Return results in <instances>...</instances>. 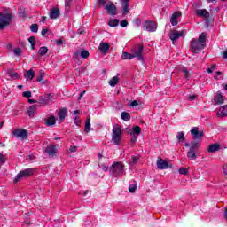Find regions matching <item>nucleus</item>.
<instances>
[{
  "label": "nucleus",
  "mask_w": 227,
  "mask_h": 227,
  "mask_svg": "<svg viewBox=\"0 0 227 227\" xmlns=\"http://www.w3.org/2000/svg\"><path fill=\"white\" fill-rule=\"evenodd\" d=\"M139 134H141V128L139 126L133 127V131L130 133V135L138 137Z\"/></svg>",
  "instance_id": "obj_32"
},
{
  "label": "nucleus",
  "mask_w": 227,
  "mask_h": 227,
  "mask_svg": "<svg viewBox=\"0 0 227 227\" xmlns=\"http://www.w3.org/2000/svg\"><path fill=\"white\" fill-rule=\"evenodd\" d=\"M45 125L47 127H54L56 125V117L55 116H50L45 121Z\"/></svg>",
  "instance_id": "obj_26"
},
{
  "label": "nucleus",
  "mask_w": 227,
  "mask_h": 227,
  "mask_svg": "<svg viewBox=\"0 0 227 227\" xmlns=\"http://www.w3.org/2000/svg\"><path fill=\"white\" fill-rule=\"evenodd\" d=\"M121 3L123 10V15H127L129 13V10H130V0H121Z\"/></svg>",
  "instance_id": "obj_18"
},
{
  "label": "nucleus",
  "mask_w": 227,
  "mask_h": 227,
  "mask_svg": "<svg viewBox=\"0 0 227 227\" xmlns=\"http://www.w3.org/2000/svg\"><path fill=\"white\" fill-rule=\"evenodd\" d=\"M183 74H184V76H185L186 79H189L191 74H189V71L187 69L184 68L183 69Z\"/></svg>",
  "instance_id": "obj_49"
},
{
  "label": "nucleus",
  "mask_w": 227,
  "mask_h": 227,
  "mask_svg": "<svg viewBox=\"0 0 227 227\" xmlns=\"http://www.w3.org/2000/svg\"><path fill=\"white\" fill-rule=\"evenodd\" d=\"M13 52L15 56H20L22 54V50L20 48H14Z\"/></svg>",
  "instance_id": "obj_42"
},
{
  "label": "nucleus",
  "mask_w": 227,
  "mask_h": 227,
  "mask_svg": "<svg viewBox=\"0 0 227 227\" xmlns=\"http://www.w3.org/2000/svg\"><path fill=\"white\" fill-rule=\"evenodd\" d=\"M185 31H175V30H171L168 36L170 38V40H172V42H176V40H178V38H180V36H184Z\"/></svg>",
  "instance_id": "obj_10"
},
{
  "label": "nucleus",
  "mask_w": 227,
  "mask_h": 227,
  "mask_svg": "<svg viewBox=\"0 0 227 227\" xmlns=\"http://www.w3.org/2000/svg\"><path fill=\"white\" fill-rule=\"evenodd\" d=\"M196 15L198 17H203L204 19H208L210 17V12L207 9H199L196 11Z\"/></svg>",
  "instance_id": "obj_21"
},
{
  "label": "nucleus",
  "mask_w": 227,
  "mask_h": 227,
  "mask_svg": "<svg viewBox=\"0 0 227 227\" xmlns=\"http://www.w3.org/2000/svg\"><path fill=\"white\" fill-rule=\"evenodd\" d=\"M91 130V116H88L85 121V132Z\"/></svg>",
  "instance_id": "obj_28"
},
{
  "label": "nucleus",
  "mask_w": 227,
  "mask_h": 227,
  "mask_svg": "<svg viewBox=\"0 0 227 227\" xmlns=\"http://www.w3.org/2000/svg\"><path fill=\"white\" fill-rule=\"evenodd\" d=\"M30 30L32 31V33H38V25L33 24L30 27Z\"/></svg>",
  "instance_id": "obj_41"
},
{
  "label": "nucleus",
  "mask_w": 227,
  "mask_h": 227,
  "mask_svg": "<svg viewBox=\"0 0 227 227\" xmlns=\"http://www.w3.org/2000/svg\"><path fill=\"white\" fill-rule=\"evenodd\" d=\"M198 146H199L198 142H192L190 144V148H192V150H198Z\"/></svg>",
  "instance_id": "obj_43"
},
{
  "label": "nucleus",
  "mask_w": 227,
  "mask_h": 227,
  "mask_svg": "<svg viewBox=\"0 0 227 227\" xmlns=\"http://www.w3.org/2000/svg\"><path fill=\"white\" fill-rule=\"evenodd\" d=\"M99 168H100L103 171H107V170L109 169V166H107L106 163L99 164Z\"/></svg>",
  "instance_id": "obj_45"
},
{
  "label": "nucleus",
  "mask_w": 227,
  "mask_h": 227,
  "mask_svg": "<svg viewBox=\"0 0 227 227\" xmlns=\"http://www.w3.org/2000/svg\"><path fill=\"white\" fill-rule=\"evenodd\" d=\"M105 10H106V13L108 15H116L117 12H116V5H114V4H107L105 6Z\"/></svg>",
  "instance_id": "obj_13"
},
{
  "label": "nucleus",
  "mask_w": 227,
  "mask_h": 227,
  "mask_svg": "<svg viewBox=\"0 0 227 227\" xmlns=\"http://www.w3.org/2000/svg\"><path fill=\"white\" fill-rule=\"evenodd\" d=\"M110 173L113 176H123L125 174V165L122 162H114L110 168Z\"/></svg>",
  "instance_id": "obj_2"
},
{
  "label": "nucleus",
  "mask_w": 227,
  "mask_h": 227,
  "mask_svg": "<svg viewBox=\"0 0 227 227\" xmlns=\"http://www.w3.org/2000/svg\"><path fill=\"white\" fill-rule=\"evenodd\" d=\"M74 123L75 125H81V120L79 119V117L77 116L74 117Z\"/></svg>",
  "instance_id": "obj_54"
},
{
  "label": "nucleus",
  "mask_w": 227,
  "mask_h": 227,
  "mask_svg": "<svg viewBox=\"0 0 227 227\" xmlns=\"http://www.w3.org/2000/svg\"><path fill=\"white\" fill-rule=\"evenodd\" d=\"M45 20H47V17L43 16L40 22H42L43 24H45Z\"/></svg>",
  "instance_id": "obj_57"
},
{
  "label": "nucleus",
  "mask_w": 227,
  "mask_h": 227,
  "mask_svg": "<svg viewBox=\"0 0 227 227\" xmlns=\"http://www.w3.org/2000/svg\"><path fill=\"white\" fill-rule=\"evenodd\" d=\"M13 137L20 139H26L27 137V131L26 129H16L13 131Z\"/></svg>",
  "instance_id": "obj_12"
},
{
  "label": "nucleus",
  "mask_w": 227,
  "mask_h": 227,
  "mask_svg": "<svg viewBox=\"0 0 227 227\" xmlns=\"http://www.w3.org/2000/svg\"><path fill=\"white\" fill-rule=\"evenodd\" d=\"M37 81L38 82H42V81H43V74L39 75Z\"/></svg>",
  "instance_id": "obj_56"
},
{
  "label": "nucleus",
  "mask_w": 227,
  "mask_h": 227,
  "mask_svg": "<svg viewBox=\"0 0 227 227\" xmlns=\"http://www.w3.org/2000/svg\"><path fill=\"white\" fill-rule=\"evenodd\" d=\"M69 153H75V152H77V146L75 145H72L70 148H69Z\"/></svg>",
  "instance_id": "obj_47"
},
{
  "label": "nucleus",
  "mask_w": 227,
  "mask_h": 227,
  "mask_svg": "<svg viewBox=\"0 0 227 227\" xmlns=\"http://www.w3.org/2000/svg\"><path fill=\"white\" fill-rule=\"evenodd\" d=\"M55 98H56V95L54 94H45L39 97L38 102L40 106H47L49 102H54Z\"/></svg>",
  "instance_id": "obj_7"
},
{
  "label": "nucleus",
  "mask_w": 227,
  "mask_h": 227,
  "mask_svg": "<svg viewBox=\"0 0 227 227\" xmlns=\"http://www.w3.org/2000/svg\"><path fill=\"white\" fill-rule=\"evenodd\" d=\"M56 43L57 45H61L63 43V40L61 39L56 40Z\"/></svg>",
  "instance_id": "obj_58"
},
{
  "label": "nucleus",
  "mask_w": 227,
  "mask_h": 227,
  "mask_svg": "<svg viewBox=\"0 0 227 227\" xmlns=\"http://www.w3.org/2000/svg\"><path fill=\"white\" fill-rule=\"evenodd\" d=\"M156 164L158 169H168V168H169V163L162 160V158H158Z\"/></svg>",
  "instance_id": "obj_14"
},
{
  "label": "nucleus",
  "mask_w": 227,
  "mask_h": 227,
  "mask_svg": "<svg viewBox=\"0 0 227 227\" xmlns=\"http://www.w3.org/2000/svg\"><path fill=\"white\" fill-rule=\"evenodd\" d=\"M66 6H70L72 0H65Z\"/></svg>",
  "instance_id": "obj_59"
},
{
  "label": "nucleus",
  "mask_w": 227,
  "mask_h": 227,
  "mask_svg": "<svg viewBox=\"0 0 227 227\" xmlns=\"http://www.w3.org/2000/svg\"><path fill=\"white\" fill-rule=\"evenodd\" d=\"M73 58L74 59H80V58L88 59V58H90V51H88V50L80 49L74 53Z\"/></svg>",
  "instance_id": "obj_8"
},
{
  "label": "nucleus",
  "mask_w": 227,
  "mask_h": 227,
  "mask_svg": "<svg viewBox=\"0 0 227 227\" xmlns=\"http://www.w3.org/2000/svg\"><path fill=\"white\" fill-rule=\"evenodd\" d=\"M28 42H29V43L31 44V48H32V49H35V43H36V40H35V36H31V37L28 39Z\"/></svg>",
  "instance_id": "obj_38"
},
{
  "label": "nucleus",
  "mask_w": 227,
  "mask_h": 227,
  "mask_svg": "<svg viewBox=\"0 0 227 227\" xmlns=\"http://www.w3.org/2000/svg\"><path fill=\"white\" fill-rule=\"evenodd\" d=\"M29 104H36V100L35 99H28Z\"/></svg>",
  "instance_id": "obj_63"
},
{
  "label": "nucleus",
  "mask_w": 227,
  "mask_h": 227,
  "mask_svg": "<svg viewBox=\"0 0 227 227\" xmlns=\"http://www.w3.org/2000/svg\"><path fill=\"white\" fill-rule=\"evenodd\" d=\"M213 104L221 106V104H224V98L223 97V94H221L220 91L216 93L213 99Z\"/></svg>",
  "instance_id": "obj_16"
},
{
  "label": "nucleus",
  "mask_w": 227,
  "mask_h": 227,
  "mask_svg": "<svg viewBox=\"0 0 227 227\" xmlns=\"http://www.w3.org/2000/svg\"><path fill=\"white\" fill-rule=\"evenodd\" d=\"M216 116H218V118H224V116H227V105H224L219 108Z\"/></svg>",
  "instance_id": "obj_22"
},
{
  "label": "nucleus",
  "mask_w": 227,
  "mask_h": 227,
  "mask_svg": "<svg viewBox=\"0 0 227 227\" xmlns=\"http://www.w3.org/2000/svg\"><path fill=\"white\" fill-rule=\"evenodd\" d=\"M207 42V33L203 32L200 36L199 39H192L191 49L192 52H194L195 54H199V52H201L203 49H205Z\"/></svg>",
  "instance_id": "obj_1"
},
{
  "label": "nucleus",
  "mask_w": 227,
  "mask_h": 227,
  "mask_svg": "<svg viewBox=\"0 0 227 227\" xmlns=\"http://www.w3.org/2000/svg\"><path fill=\"white\" fill-rule=\"evenodd\" d=\"M130 107H136L137 106H139V103H137V100H133L130 104H129Z\"/></svg>",
  "instance_id": "obj_51"
},
{
  "label": "nucleus",
  "mask_w": 227,
  "mask_h": 227,
  "mask_svg": "<svg viewBox=\"0 0 227 227\" xmlns=\"http://www.w3.org/2000/svg\"><path fill=\"white\" fill-rule=\"evenodd\" d=\"M8 74L10 75V77H12V79H19V74L15 73L13 71H8Z\"/></svg>",
  "instance_id": "obj_36"
},
{
  "label": "nucleus",
  "mask_w": 227,
  "mask_h": 227,
  "mask_svg": "<svg viewBox=\"0 0 227 227\" xmlns=\"http://www.w3.org/2000/svg\"><path fill=\"white\" fill-rule=\"evenodd\" d=\"M221 75H223V73L218 71L216 72V74L214 75V79H215V81H219V79H221Z\"/></svg>",
  "instance_id": "obj_46"
},
{
  "label": "nucleus",
  "mask_w": 227,
  "mask_h": 227,
  "mask_svg": "<svg viewBox=\"0 0 227 227\" xmlns=\"http://www.w3.org/2000/svg\"><path fill=\"white\" fill-rule=\"evenodd\" d=\"M49 52V49L45 46H43L39 49V56H45Z\"/></svg>",
  "instance_id": "obj_35"
},
{
  "label": "nucleus",
  "mask_w": 227,
  "mask_h": 227,
  "mask_svg": "<svg viewBox=\"0 0 227 227\" xmlns=\"http://www.w3.org/2000/svg\"><path fill=\"white\" fill-rule=\"evenodd\" d=\"M137 160H139V156H132L129 164H131V166H134V164H137Z\"/></svg>",
  "instance_id": "obj_37"
},
{
  "label": "nucleus",
  "mask_w": 227,
  "mask_h": 227,
  "mask_svg": "<svg viewBox=\"0 0 227 227\" xmlns=\"http://www.w3.org/2000/svg\"><path fill=\"white\" fill-rule=\"evenodd\" d=\"M187 157L190 160H196V159H198V156L196 155V149L190 148L187 153Z\"/></svg>",
  "instance_id": "obj_24"
},
{
  "label": "nucleus",
  "mask_w": 227,
  "mask_h": 227,
  "mask_svg": "<svg viewBox=\"0 0 227 227\" xmlns=\"http://www.w3.org/2000/svg\"><path fill=\"white\" fill-rule=\"evenodd\" d=\"M68 112L67 111V108H61L59 110V119L63 121L65 118H67V114Z\"/></svg>",
  "instance_id": "obj_27"
},
{
  "label": "nucleus",
  "mask_w": 227,
  "mask_h": 227,
  "mask_svg": "<svg viewBox=\"0 0 227 227\" xmlns=\"http://www.w3.org/2000/svg\"><path fill=\"white\" fill-rule=\"evenodd\" d=\"M23 97H25V98H31V91L23 92Z\"/></svg>",
  "instance_id": "obj_48"
},
{
  "label": "nucleus",
  "mask_w": 227,
  "mask_h": 227,
  "mask_svg": "<svg viewBox=\"0 0 227 227\" xmlns=\"http://www.w3.org/2000/svg\"><path fill=\"white\" fill-rule=\"evenodd\" d=\"M0 164H4V155L0 153Z\"/></svg>",
  "instance_id": "obj_55"
},
{
  "label": "nucleus",
  "mask_w": 227,
  "mask_h": 227,
  "mask_svg": "<svg viewBox=\"0 0 227 227\" xmlns=\"http://www.w3.org/2000/svg\"><path fill=\"white\" fill-rule=\"evenodd\" d=\"M179 173L180 175H188L189 169L185 168H179Z\"/></svg>",
  "instance_id": "obj_39"
},
{
  "label": "nucleus",
  "mask_w": 227,
  "mask_h": 227,
  "mask_svg": "<svg viewBox=\"0 0 227 227\" xmlns=\"http://www.w3.org/2000/svg\"><path fill=\"white\" fill-rule=\"evenodd\" d=\"M12 13H1L0 12V29H4L6 26H10V22H12Z\"/></svg>",
  "instance_id": "obj_6"
},
{
  "label": "nucleus",
  "mask_w": 227,
  "mask_h": 227,
  "mask_svg": "<svg viewBox=\"0 0 227 227\" xmlns=\"http://www.w3.org/2000/svg\"><path fill=\"white\" fill-rule=\"evenodd\" d=\"M77 114H79V110H74L73 113L74 118H75V116H77Z\"/></svg>",
  "instance_id": "obj_62"
},
{
  "label": "nucleus",
  "mask_w": 227,
  "mask_h": 227,
  "mask_svg": "<svg viewBox=\"0 0 227 227\" xmlns=\"http://www.w3.org/2000/svg\"><path fill=\"white\" fill-rule=\"evenodd\" d=\"M112 143L119 145L121 143V126L114 124L112 129Z\"/></svg>",
  "instance_id": "obj_3"
},
{
  "label": "nucleus",
  "mask_w": 227,
  "mask_h": 227,
  "mask_svg": "<svg viewBox=\"0 0 227 227\" xmlns=\"http://www.w3.org/2000/svg\"><path fill=\"white\" fill-rule=\"evenodd\" d=\"M121 59H134V56L132 55V53H129L127 51L122 52L121 56Z\"/></svg>",
  "instance_id": "obj_30"
},
{
  "label": "nucleus",
  "mask_w": 227,
  "mask_h": 227,
  "mask_svg": "<svg viewBox=\"0 0 227 227\" xmlns=\"http://www.w3.org/2000/svg\"><path fill=\"white\" fill-rule=\"evenodd\" d=\"M192 136H193L194 139H201L203 137V132L200 131L198 127H194L191 130Z\"/></svg>",
  "instance_id": "obj_17"
},
{
  "label": "nucleus",
  "mask_w": 227,
  "mask_h": 227,
  "mask_svg": "<svg viewBox=\"0 0 227 227\" xmlns=\"http://www.w3.org/2000/svg\"><path fill=\"white\" fill-rule=\"evenodd\" d=\"M131 54L133 58H137L138 61H143V45L137 44L131 48Z\"/></svg>",
  "instance_id": "obj_5"
},
{
  "label": "nucleus",
  "mask_w": 227,
  "mask_h": 227,
  "mask_svg": "<svg viewBox=\"0 0 227 227\" xmlns=\"http://www.w3.org/2000/svg\"><path fill=\"white\" fill-rule=\"evenodd\" d=\"M36 169L35 168H27L24 170H21L15 177L14 182L17 184L20 180H24V178H27L28 176H31L35 175V172Z\"/></svg>",
  "instance_id": "obj_4"
},
{
  "label": "nucleus",
  "mask_w": 227,
  "mask_h": 227,
  "mask_svg": "<svg viewBox=\"0 0 227 227\" xmlns=\"http://www.w3.org/2000/svg\"><path fill=\"white\" fill-rule=\"evenodd\" d=\"M58 152V147L54 145H50L46 147L45 153L50 156V157H54Z\"/></svg>",
  "instance_id": "obj_15"
},
{
  "label": "nucleus",
  "mask_w": 227,
  "mask_h": 227,
  "mask_svg": "<svg viewBox=\"0 0 227 227\" xmlns=\"http://www.w3.org/2000/svg\"><path fill=\"white\" fill-rule=\"evenodd\" d=\"M38 107H40V105L35 104L27 108V114L29 116V118H35V115L37 114Z\"/></svg>",
  "instance_id": "obj_9"
},
{
  "label": "nucleus",
  "mask_w": 227,
  "mask_h": 227,
  "mask_svg": "<svg viewBox=\"0 0 227 227\" xmlns=\"http://www.w3.org/2000/svg\"><path fill=\"white\" fill-rule=\"evenodd\" d=\"M118 24H120V20L118 19L110 20L108 22V26H110V27H116Z\"/></svg>",
  "instance_id": "obj_33"
},
{
  "label": "nucleus",
  "mask_w": 227,
  "mask_h": 227,
  "mask_svg": "<svg viewBox=\"0 0 227 227\" xmlns=\"http://www.w3.org/2000/svg\"><path fill=\"white\" fill-rule=\"evenodd\" d=\"M137 141V136L131 135V143H136Z\"/></svg>",
  "instance_id": "obj_53"
},
{
  "label": "nucleus",
  "mask_w": 227,
  "mask_h": 227,
  "mask_svg": "<svg viewBox=\"0 0 227 227\" xmlns=\"http://www.w3.org/2000/svg\"><path fill=\"white\" fill-rule=\"evenodd\" d=\"M35 77V71H33V69H30L28 71H27L26 74H25V79L27 81H32V79Z\"/></svg>",
  "instance_id": "obj_29"
},
{
  "label": "nucleus",
  "mask_w": 227,
  "mask_h": 227,
  "mask_svg": "<svg viewBox=\"0 0 227 227\" xmlns=\"http://www.w3.org/2000/svg\"><path fill=\"white\" fill-rule=\"evenodd\" d=\"M127 26H129V22H127L126 20H123L122 21H121V27H127Z\"/></svg>",
  "instance_id": "obj_50"
},
{
  "label": "nucleus",
  "mask_w": 227,
  "mask_h": 227,
  "mask_svg": "<svg viewBox=\"0 0 227 227\" xmlns=\"http://www.w3.org/2000/svg\"><path fill=\"white\" fill-rule=\"evenodd\" d=\"M136 189H137V186H136V184H130L129 186V192H136Z\"/></svg>",
  "instance_id": "obj_44"
},
{
  "label": "nucleus",
  "mask_w": 227,
  "mask_h": 227,
  "mask_svg": "<svg viewBox=\"0 0 227 227\" xmlns=\"http://www.w3.org/2000/svg\"><path fill=\"white\" fill-rule=\"evenodd\" d=\"M120 82V78L118 76H114L110 81H109V85L112 86V88H114L116 84Z\"/></svg>",
  "instance_id": "obj_31"
},
{
  "label": "nucleus",
  "mask_w": 227,
  "mask_h": 227,
  "mask_svg": "<svg viewBox=\"0 0 227 227\" xmlns=\"http://www.w3.org/2000/svg\"><path fill=\"white\" fill-rule=\"evenodd\" d=\"M121 120H124V121H129V120H130V114L127 112H122L121 114Z\"/></svg>",
  "instance_id": "obj_34"
},
{
  "label": "nucleus",
  "mask_w": 227,
  "mask_h": 227,
  "mask_svg": "<svg viewBox=\"0 0 227 227\" xmlns=\"http://www.w3.org/2000/svg\"><path fill=\"white\" fill-rule=\"evenodd\" d=\"M223 59H227V50L223 52Z\"/></svg>",
  "instance_id": "obj_64"
},
{
  "label": "nucleus",
  "mask_w": 227,
  "mask_h": 227,
  "mask_svg": "<svg viewBox=\"0 0 227 227\" xmlns=\"http://www.w3.org/2000/svg\"><path fill=\"white\" fill-rule=\"evenodd\" d=\"M184 137L185 135L184 134V132H178L176 135V138L178 139V141H184Z\"/></svg>",
  "instance_id": "obj_40"
},
{
  "label": "nucleus",
  "mask_w": 227,
  "mask_h": 227,
  "mask_svg": "<svg viewBox=\"0 0 227 227\" xmlns=\"http://www.w3.org/2000/svg\"><path fill=\"white\" fill-rule=\"evenodd\" d=\"M223 171L224 175H227V165L223 166Z\"/></svg>",
  "instance_id": "obj_60"
},
{
  "label": "nucleus",
  "mask_w": 227,
  "mask_h": 227,
  "mask_svg": "<svg viewBox=\"0 0 227 227\" xmlns=\"http://www.w3.org/2000/svg\"><path fill=\"white\" fill-rule=\"evenodd\" d=\"M220 149H221V145L215 143V144H211L207 151L209 152V153H214L215 152H219Z\"/></svg>",
  "instance_id": "obj_23"
},
{
  "label": "nucleus",
  "mask_w": 227,
  "mask_h": 227,
  "mask_svg": "<svg viewBox=\"0 0 227 227\" xmlns=\"http://www.w3.org/2000/svg\"><path fill=\"white\" fill-rule=\"evenodd\" d=\"M98 49L102 54H106L107 51H109V43H100Z\"/></svg>",
  "instance_id": "obj_25"
},
{
  "label": "nucleus",
  "mask_w": 227,
  "mask_h": 227,
  "mask_svg": "<svg viewBox=\"0 0 227 227\" xmlns=\"http://www.w3.org/2000/svg\"><path fill=\"white\" fill-rule=\"evenodd\" d=\"M181 16L182 12H176L172 14L170 18V23L172 24V26H176V24H178V19H180Z\"/></svg>",
  "instance_id": "obj_19"
},
{
  "label": "nucleus",
  "mask_w": 227,
  "mask_h": 227,
  "mask_svg": "<svg viewBox=\"0 0 227 227\" xmlns=\"http://www.w3.org/2000/svg\"><path fill=\"white\" fill-rule=\"evenodd\" d=\"M48 31L49 29H47V27H43L41 32L42 36H44V35H47Z\"/></svg>",
  "instance_id": "obj_52"
},
{
  "label": "nucleus",
  "mask_w": 227,
  "mask_h": 227,
  "mask_svg": "<svg viewBox=\"0 0 227 227\" xmlns=\"http://www.w3.org/2000/svg\"><path fill=\"white\" fill-rule=\"evenodd\" d=\"M144 27L146 29V31H149L150 33H153L157 31V23L153 21H145L144 23Z\"/></svg>",
  "instance_id": "obj_11"
},
{
  "label": "nucleus",
  "mask_w": 227,
  "mask_h": 227,
  "mask_svg": "<svg viewBox=\"0 0 227 227\" xmlns=\"http://www.w3.org/2000/svg\"><path fill=\"white\" fill-rule=\"evenodd\" d=\"M60 14L61 12H59V9L58 7L51 8L49 13L50 19L51 20L58 19V17H59Z\"/></svg>",
  "instance_id": "obj_20"
},
{
  "label": "nucleus",
  "mask_w": 227,
  "mask_h": 227,
  "mask_svg": "<svg viewBox=\"0 0 227 227\" xmlns=\"http://www.w3.org/2000/svg\"><path fill=\"white\" fill-rule=\"evenodd\" d=\"M190 100H196V95H191L189 96Z\"/></svg>",
  "instance_id": "obj_61"
}]
</instances>
